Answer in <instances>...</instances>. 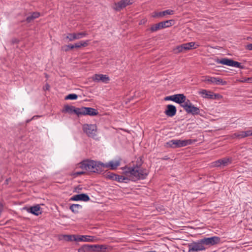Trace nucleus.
Listing matches in <instances>:
<instances>
[{
  "label": "nucleus",
  "mask_w": 252,
  "mask_h": 252,
  "mask_svg": "<svg viewBox=\"0 0 252 252\" xmlns=\"http://www.w3.org/2000/svg\"><path fill=\"white\" fill-rule=\"evenodd\" d=\"M80 167L91 172L101 173L105 169L109 168L115 170L120 165L119 161H110L108 163H103L100 161H95L93 160H85L80 163Z\"/></svg>",
  "instance_id": "f257e3e1"
},
{
  "label": "nucleus",
  "mask_w": 252,
  "mask_h": 252,
  "mask_svg": "<svg viewBox=\"0 0 252 252\" xmlns=\"http://www.w3.org/2000/svg\"><path fill=\"white\" fill-rule=\"evenodd\" d=\"M142 163L141 158H139L136 163L133 164L132 166H126L123 168L124 173L126 175H129L132 181L145 179L148 175V173L146 169L141 168Z\"/></svg>",
  "instance_id": "f03ea898"
},
{
  "label": "nucleus",
  "mask_w": 252,
  "mask_h": 252,
  "mask_svg": "<svg viewBox=\"0 0 252 252\" xmlns=\"http://www.w3.org/2000/svg\"><path fill=\"white\" fill-rule=\"evenodd\" d=\"M197 141V140L188 139V140H172L166 143L167 147L173 148H181L191 145Z\"/></svg>",
  "instance_id": "7ed1b4c3"
},
{
  "label": "nucleus",
  "mask_w": 252,
  "mask_h": 252,
  "mask_svg": "<svg viewBox=\"0 0 252 252\" xmlns=\"http://www.w3.org/2000/svg\"><path fill=\"white\" fill-rule=\"evenodd\" d=\"M173 20H169L160 22L158 24L152 25L150 29L151 32H155L159 30L171 27L173 23Z\"/></svg>",
  "instance_id": "20e7f679"
},
{
  "label": "nucleus",
  "mask_w": 252,
  "mask_h": 252,
  "mask_svg": "<svg viewBox=\"0 0 252 252\" xmlns=\"http://www.w3.org/2000/svg\"><path fill=\"white\" fill-rule=\"evenodd\" d=\"M195 45V43L194 42L184 43L175 48L174 51L175 53H179L185 50L187 51L192 49H196L197 47H199L198 44H196V46L194 47Z\"/></svg>",
  "instance_id": "39448f33"
},
{
  "label": "nucleus",
  "mask_w": 252,
  "mask_h": 252,
  "mask_svg": "<svg viewBox=\"0 0 252 252\" xmlns=\"http://www.w3.org/2000/svg\"><path fill=\"white\" fill-rule=\"evenodd\" d=\"M83 130L89 137L94 138L96 135L97 126L95 125L84 124L82 127Z\"/></svg>",
  "instance_id": "423d86ee"
},
{
  "label": "nucleus",
  "mask_w": 252,
  "mask_h": 252,
  "mask_svg": "<svg viewBox=\"0 0 252 252\" xmlns=\"http://www.w3.org/2000/svg\"><path fill=\"white\" fill-rule=\"evenodd\" d=\"M205 249L202 239L189 245V252L203 251Z\"/></svg>",
  "instance_id": "0eeeda50"
},
{
  "label": "nucleus",
  "mask_w": 252,
  "mask_h": 252,
  "mask_svg": "<svg viewBox=\"0 0 252 252\" xmlns=\"http://www.w3.org/2000/svg\"><path fill=\"white\" fill-rule=\"evenodd\" d=\"M204 79L202 80L203 82L212 84L214 85H225L227 84V82L223 80L219 77H211L209 76H206L203 77Z\"/></svg>",
  "instance_id": "6e6552de"
},
{
  "label": "nucleus",
  "mask_w": 252,
  "mask_h": 252,
  "mask_svg": "<svg viewBox=\"0 0 252 252\" xmlns=\"http://www.w3.org/2000/svg\"><path fill=\"white\" fill-rule=\"evenodd\" d=\"M80 111L81 107H75L74 106L69 105L67 104L65 105L62 110V112L63 113H68L69 114H74L78 117L80 116Z\"/></svg>",
  "instance_id": "1a4fd4ad"
},
{
  "label": "nucleus",
  "mask_w": 252,
  "mask_h": 252,
  "mask_svg": "<svg viewBox=\"0 0 252 252\" xmlns=\"http://www.w3.org/2000/svg\"><path fill=\"white\" fill-rule=\"evenodd\" d=\"M133 2V0H121L114 3L113 8L117 11H119L126 6L132 4Z\"/></svg>",
  "instance_id": "9d476101"
},
{
  "label": "nucleus",
  "mask_w": 252,
  "mask_h": 252,
  "mask_svg": "<svg viewBox=\"0 0 252 252\" xmlns=\"http://www.w3.org/2000/svg\"><path fill=\"white\" fill-rule=\"evenodd\" d=\"M202 241L204 243V247L214 246L219 244L220 242V238L218 236H213L209 238H204Z\"/></svg>",
  "instance_id": "9b49d317"
},
{
  "label": "nucleus",
  "mask_w": 252,
  "mask_h": 252,
  "mask_svg": "<svg viewBox=\"0 0 252 252\" xmlns=\"http://www.w3.org/2000/svg\"><path fill=\"white\" fill-rule=\"evenodd\" d=\"M98 114V111L94 108L86 107H81L80 116L89 115L91 116H94Z\"/></svg>",
  "instance_id": "f8f14e48"
},
{
  "label": "nucleus",
  "mask_w": 252,
  "mask_h": 252,
  "mask_svg": "<svg viewBox=\"0 0 252 252\" xmlns=\"http://www.w3.org/2000/svg\"><path fill=\"white\" fill-rule=\"evenodd\" d=\"M23 209L27 211L28 213L37 216L42 214L41 208L39 204H36L30 207H24Z\"/></svg>",
  "instance_id": "ddd939ff"
},
{
  "label": "nucleus",
  "mask_w": 252,
  "mask_h": 252,
  "mask_svg": "<svg viewBox=\"0 0 252 252\" xmlns=\"http://www.w3.org/2000/svg\"><path fill=\"white\" fill-rule=\"evenodd\" d=\"M88 35L86 32H80L78 33H68L66 36V38L69 41H72L75 39H79Z\"/></svg>",
  "instance_id": "4468645a"
},
{
  "label": "nucleus",
  "mask_w": 252,
  "mask_h": 252,
  "mask_svg": "<svg viewBox=\"0 0 252 252\" xmlns=\"http://www.w3.org/2000/svg\"><path fill=\"white\" fill-rule=\"evenodd\" d=\"M90 200V198L88 195L85 193H81L79 194H76L73 195L71 197L69 200L70 201H88Z\"/></svg>",
  "instance_id": "2eb2a0df"
},
{
  "label": "nucleus",
  "mask_w": 252,
  "mask_h": 252,
  "mask_svg": "<svg viewBox=\"0 0 252 252\" xmlns=\"http://www.w3.org/2000/svg\"><path fill=\"white\" fill-rule=\"evenodd\" d=\"M232 161L231 158H223L213 162V166L219 167L220 165L226 166Z\"/></svg>",
  "instance_id": "dca6fc26"
},
{
  "label": "nucleus",
  "mask_w": 252,
  "mask_h": 252,
  "mask_svg": "<svg viewBox=\"0 0 252 252\" xmlns=\"http://www.w3.org/2000/svg\"><path fill=\"white\" fill-rule=\"evenodd\" d=\"M177 109L176 107L172 104H168L166 106V109L164 113L168 117H173L176 115Z\"/></svg>",
  "instance_id": "f3484780"
},
{
  "label": "nucleus",
  "mask_w": 252,
  "mask_h": 252,
  "mask_svg": "<svg viewBox=\"0 0 252 252\" xmlns=\"http://www.w3.org/2000/svg\"><path fill=\"white\" fill-rule=\"evenodd\" d=\"M92 78L94 81H101L103 83H107L110 80L109 77L107 75L103 74H96L93 76Z\"/></svg>",
  "instance_id": "a211bd4d"
},
{
  "label": "nucleus",
  "mask_w": 252,
  "mask_h": 252,
  "mask_svg": "<svg viewBox=\"0 0 252 252\" xmlns=\"http://www.w3.org/2000/svg\"><path fill=\"white\" fill-rule=\"evenodd\" d=\"M174 14V11L168 9L163 11L161 12H154L153 14V17L154 18H159L162 17L166 15H173Z\"/></svg>",
  "instance_id": "6ab92c4d"
},
{
  "label": "nucleus",
  "mask_w": 252,
  "mask_h": 252,
  "mask_svg": "<svg viewBox=\"0 0 252 252\" xmlns=\"http://www.w3.org/2000/svg\"><path fill=\"white\" fill-rule=\"evenodd\" d=\"M184 110L188 114H191L192 115H198L200 112L199 108L194 106L193 105L187 107Z\"/></svg>",
  "instance_id": "aec40b11"
},
{
  "label": "nucleus",
  "mask_w": 252,
  "mask_h": 252,
  "mask_svg": "<svg viewBox=\"0 0 252 252\" xmlns=\"http://www.w3.org/2000/svg\"><path fill=\"white\" fill-rule=\"evenodd\" d=\"M92 252H104L106 250V246L103 245H90Z\"/></svg>",
  "instance_id": "412c9836"
},
{
  "label": "nucleus",
  "mask_w": 252,
  "mask_h": 252,
  "mask_svg": "<svg viewBox=\"0 0 252 252\" xmlns=\"http://www.w3.org/2000/svg\"><path fill=\"white\" fill-rule=\"evenodd\" d=\"M174 102L180 104L181 106L185 101L186 96L183 94H174Z\"/></svg>",
  "instance_id": "4be33fe9"
},
{
  "label": "nucleus",
  "mask_w": 252,
  "mask_h": 252,
  "mask_svg": "<svg viewBox=\"0 0 252 252\" xmlns=\"http://www.w3.org/2000/svg\"><path fill=\"white\" fill-rule=\"evenodd\" d=\"M216 62L217 63H221L222 64H224V65H226L230 66L232 60L227 59V58H222L221 59H217L216 60Z\"/></svg>",
  "instance_id": "5701e85b"
},
{
  "label": "nucleus",
  "mask_w": 252,
  "mask_h": 252,
  "mask_svg": "<svg viewBox=\"0 0 252 252\" xmlns=\"http://www.w3.org/2000/svg\"><path fill=\"white\" fill-rule=\"evenodd\" d=\"M82 208L81 205L77 204H73L69 207L70 210L75 214H78L81 210Z\"/></svg>",
  "instance_id": "b1692460"
},
{
  "label": "nucleus",
  "mask_w": 252,
  "mask_h": 252,
  "mask_svg": "<svg viewBox=\"0 0 252 252\" xmlns=\"http://www.w3.org/2000/svg\"><path fill=\"white\" fill-rule=\"evenodd\" d=\"M200 94L205 95L203 96L204 98L212 99L213 98V92L207 91L206 90H202L199 92Z\"/></svg>",
  "instance_id": "393cba45"
},
{
  "label": "nucleus",
  "mask_w": 252,
  "mask_h": 252,
  "mask_svg": "<svg viewBox=\"0 0 252 252\" xmlns=\"http://www.w3.org/2000/svg\"><path fill=\"white\" fill-rule=\"evenodd\" d=\"M106 179L111 180L112 181H116L117 178L118 174H115L111 172H106L105 174Z\"/></svg>",
  "instance_id": "a878e982"
},
{
  "label": "nucleus",
  "mask_w": 252,
  "mask_h": 252,
  "mask_svg": "<svg viewBox=\"0 0 252 252\" xmlns=\"http://www.w3.org/2000/svg\"><path fill=\"white\" fill-rule=\"evenodd\" d=\"M75 237V235H63L60 236V239H64L66 241L71 242L74 241L73 239Z\"/></svg>",
  "instance_id": "bb28decb"
},
{
  "label": "nucleus",
  "mask_w": 252,
  "mask_h": 252,
  "mask_svg": "<svg viewBox=\"0 0 252 252\" xmlns=\"http://www.w3.org/2000/svg\"><path fill=\"white\" fill-rule=\"evenodd\" d=\"M90 245H84L78 249V252H92Z\"/></svg>",
  "instance_id": "cd10ccee"
},
{
  "label": "nucleus",
  "mask_w": 252,
  "mask_h": 252,
  "mask_svg": "<svg viewBox=\"0 0 252 252\" xmlns=\"http://www.w3.org/2000/svg\"><path fill=\"white\" fill-rule=\"evenodd\" d=\"M82 237L84 238V242H94L96 239L95 236L89 235H82Z\"/></svg>",
  "instance_id": "c85d7f7f"
},
{
  "label": "nucleus",
  "mask_w": 252,
  "mask_h": 252,
  "mask_svg": "<svg viewBox=\"0 0 252 252\" xmlns=\"http://www.w3.org/2000/svg\"><path fill=\"white\" fill-rule=\"evenodd\" d=\"M230 66L236 67H238V68H239L241 69L245 68V66L244 65H242L241 63H239L236 61H234L232 60Z\"/></svg>",
  "instance_id": "c756f323"
},
{
  "label": "nucleus",
  "mask_w": 252,
  "mask_h": 252,
  "mask_svg": "<svg viewBox=\"0 0 252 252\" xmlns=\"http://www.w3.org/2000/svg\"><path fill=\"white\" fill-rule=\"evenodd\" d=\"M128 180V179L127 178L122 175H118L116 181L120 183H127V181Z\"/></svg>",
  "instance_id": "7c9ffc66"
},
{
  "label": "nucleus",
  "mask_w": 252,
  "mask_h": 252,
  "mask_svg": "<svg viewBox=\"0 0 252 252\" xmlns=\"http://www.w3.org/2000/svg\"><path fill=\"white\" fill-rule=\"evenodd\" d=\"M191 105H192V104L191 103L189 99H187V98L186 97L185 101L183 102V103H182L181 106L184 109H185L187 107H188L189 106Z\"/></svg>",
  "instance_id": "2f4dec72"
},
{
  "label": "nucleus",
  "mask_w": 252,
  "mask_h": 252,
  "mask_svg": "<svg viewBox=\"0 0 252 252\" xmlns=\"http://www.w3.org/2000/svg\"><path fill=\"white\" fill-rule=\"evenodd\" d=\"M78 98V95L75 94H70L66 95L65 97V100H75Z\"/></svg>",
  "instance_id": "473e14b6"
},
{
  "label": "nucleus",
  "mask_w": 252,
  "mask_h": 252,
  "mask_svg": "<svg viewBox=\"0 0 252 252\" xmlns=\"http://www.w3.org/2000/svg\"><path fill=\"white\" fill-rule=\"evenodd\" d=\"M233 137H238V138H242L246 137V134H245V132L242 131H240L238 133H235L233 135Z\"/></svg>",
  "instance_id": "72a5a7b5"
},
{
  "label": "nucleus",
  "mask_w": 252,
  "mask_h": 252,
  "mask_svg": "<svg viewBox=\"0 0 252 252\" xmlns=\"http://www.w3.org/2000/svg\"><path fill=\"white\" fill-rule=\"evenodd\" d=\"M62 49L63 51L65 52H68L70 50L73 49V46L72 44H69L68 45H64L62 46Z\"/></svg>",
  "instance_id": "f704fd0d"
},
{
  "label": "nucleus",
  "mask_w": 252,
  "mask_h": 252,
  "mask_svg": "<svg viewBox=\"0 0 252 252\" xmlns=\"http://www.w3.org/2000/svg\"><path fill=\"white\" fill-rule=\"evenodd\" d=\"M222 96L219 94H214L213 93V99H220L222 98Z\"/></svg>",
  "instance_id": "c9c22d12"
},
{
  "label": "nucleus",
  "mask_w": 252,
  "mask_h": 252,
  "mask_svg": "<svg viewBox=\"0 0 252 252\" xmlns=\"http://www.w3.org/2000/svg\"><path fill=\"white\" fill-rule=\"evenodd\" d=\"M82 235L77 236L75 235V237L73 239V240L75 241H83L84 242V238L82 237Z\"/></svg>",
  "instance_id": "e433bc0d"
},
{
  "label": "nucleus",
  "mask_w": 252,
  "mask_h": 252,
  "mask_svg": "<svg viewBox=\"0 0 252 252\" xmlns=\"http://www.w3.org/2000/svg\"><path fill=\"white\" fill-rule=\"evenodd\" d=\"M89 40L80 41L81 47L87 46L89 44Z\"/></svg>",
  "instance_id": "4c0bfd02"
},
{
  "label": "nucleus",
  "mask_w": 252,
  "mask_h": 252,
  "mask_svg": "<svg viewBox=\"0 0 252 252\" xmlns=\"http://www.w3.org/2000/svg\"><path fill=\"white\" fill-rule=\"evenodd\" d=\"M32 16L34 19H35L39 17L40 13L37 12H34L32 13Z\"/></svg>",
  "instance_id": "58836bf2"
},
{
  "label": "nucleus",
  "mask_w": 252,
  "mask_h": 252,
  "mask_svg": "<svg viewBox=\"0 0 252 252\" xmlns=\"http://www.w3.org/2000/svg\"><path fill=\"white\" fill-rule=\"evenodd\" d=\"M34 20V18H33L32 16L31 15L26 18V21L27 23H31L32 21Z\"/></svg>",
  "instance_id": "ea45409f"
},
{
  "label": "nucleus",
  "mask_w": 252,
  "mask_h": 252,
  "mask_svg": "<svg viewBox=\"0 0 252 252\" xmlns=\"http://www.w3.org/2000/svg\"><path fill=\"white\" fill-rule=\"evenodd\" d=\"M174 95L167 96L164 98L165 100H171L174 101Z\"/></svg>",
  "instance_id": "a19ab883"
},
{
  "label": "nucleus",
  "mask_w": 252,
  "mask_h": 252,
  "mask_svg": "<svg viewBox=\"0 0 252 252\" xmlns=\"http://www.w3.org/2000/svg\"><path fill=\"white\" fill-rule=\"evenodd\" d=\"M85 172L84 171H80V172H75L73 173V175L75 176H78L79 175L85 174Z\"/></svg>",
  "instance_id": "79ce46f5"
},
{
  "label": "nucleus",
  "mask_w": 252,
  "mask_h": 252,
  "mask_svg": "<svg viewBox=\"0 0 252 252\" xmlns=\"http://www.w3.org/2000/svg\"><path fill=\"white\" fill-rule=\"evenodd\" d=\"M245 134H246V137L250 136H252V131L251 130L245 131Z\"/></svg>",
  "instance_id": "37998d69"
},
{
  "label": "nucleus",
  "mask_w": 252,
  "mask_h": 252,
  "mask_svg": "<svg viewBox=\"0 0 252 252\" xmlns=\"http://www.w3.org/2000/svg\"><path fill=\"white\" fill-rule=\"evenodd\" d=\"M74 48H81L80 43V42L75 43L74 44H72Z\"/></svg>",
  "instance_id": "c03bdc74"
},
{
  "label": "nucleus",
  "mask_w": 252,
  "mask_h": 252,
  "mask_svg": "<svg viewBox=\"0 0 252 252\" xmlns=\"http://www.w3.org/2000/svg\"><path fill=\"white\" fill-rule=\"evenodd\" d=\"M246 49L249 50H252V43L248 44L246 46Z\"/></svg>",
  "instance_id": "a18cd8bd"
},
{
  "label": "nucleus",
  "mask_w": 252,
  "mask_h": 252,
  "mask_svg": "<svg viewBox=\"0 0 252 252\" xmlns=\"http://www.w3.org/2000/svg\"><path fill=\"white\" fill-rule=\"evenodd\" d=\"M50 85L47 83L46 84L45 86L44 87L43 89L44 90H49L50 89Z\"/></svg>",
  "instance_id": "49530a36"
},
{
  "label": "nucleus",
  "mask_w": 252,
  "mask_h": 252,
  "mask_svg": "<svg viewBox=\"0 0 252 252\" xmlns=\"http://www.w3.org/2000/svg\"><path fill=\"white\" fill-rule=\"evenodd\" d=\"M19 40L16 38H13L11 40V42L12 44H15L18 43Z\"/></svg>",
  "instance_id": "de8ad7c7"
},
{
  "label": "nucleus",
  "mask_w": 252,
  "mask_h": 252,
  "mask_svg": "<svg viewBox=\"0 0 252 252\" xmlns=\"http://www.w3.org/2000/svg\"><path fill=\"white\" fill-rule=\"evenodd\" d=\"M11 181V178H8L6 179L4 182V185H8L9 184V182Z\"/></svg>",
  "instance_id": "09e8293b"
},
{
  "label": "nucleus",
  "mask_w": 252,
  "mask_h": 252,
  "mask_svg": "<svg viewBox=\"0 0 252 252\" xmlns=\"http://www.w3.org/2000/svg\"><path fill=\"white\" fill-rule=\"evenodd\" d=\"M249 81H251V82H252V77H251V78H248L246 79L244 81V82H249Z\"/></svg>",
  "instance_id": "8fccbe9b"
},
{
  "label": "nucleus",
  "mask_w": 252,
  "mask_h": 252,
  "mask_svg": "<svg viewBox=\"0 0 252 252\" xmlns=\"http://www.w3.org/2000/svg\"><path fill=\"white\" fill-rule=\"evenodd\" d=\"M168 158H167L166 157L163 158V159H168Z\"/></svg>",
  "instance_id": "3c124183"
}]
</instances>
